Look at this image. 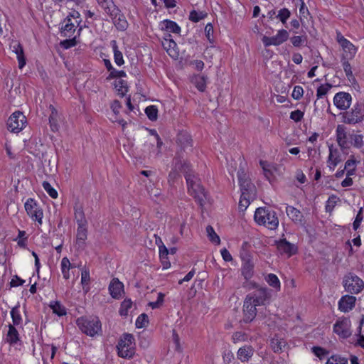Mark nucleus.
I'll use <instances>...</instances> for the list:
<instances>
[{"label":"nucleus","instance_id":"f257e3e1","mask_svg":"<svg viewBox=\"0 0 364 364\" xmlns=\"http://www.w3.org/2000/svg\"><path fill=\"white\" fill-rule=\"evenodd\" d=\"M237 177L241 191L239 208L244 211L250 205V201L255 198L257 193L256 187L243 171L237 172Z\"/></svg>","mask_w":364,"mask_h":364},{"label":"nucleus","instance_id":"f03ea898","mask_svg":"<svg viewBox=\"0 0 364 364\" xmlns=\"http://www.w3.org/2000/svg\"><path fill=\"white\" fill-rule=\"evenodd\" d=\"M254 218L258 225H264L270 230L276 229L279 225V220L275 212L265 208H257Z\"/></svg>","mask_w":364,"mask_h":364},{"label":"nucleus","instance_id":"7ed1b4c3","mask_svg":"<svg viewBox=\"0 0 364 364\" xmlns=\"http://www.w3.org/2000/svg\"><path fill=\"white\" fill-rule=\"evenodd\" d=\"M186 180L189 194L196 199L200 205H203L206 199V194L200 184V179L191 173L186 175Z\"/></svg>","mask_w":364,"mask_h":364},{"label":"nucleus","instance_id":"20e7f679","mask_svg":"<svg viewBox=\"0 0 364 364\" xmlns=\"http://www.w3.org/2000/svg\"><path fill=\"white\" fill-rule=\"evenodd\" d=\"M76 323L82 333L91 337L98 334L102 330L101 322L95 316L80 317L77 319Z\"/></svg>","mask_w":364,"mask_h":364},{"label":"nucleus","instance_id":"39448f33","mask_svg":"<svg viewBox=\"0 0 364 364\" xmlns=\"http://www.w3.org/2000/svg\"><path fill=\"white\" fill-rule=\"evenodd\" d=\"M118 355L121 358L130 359L135 354V342L132 334L124 333L117 346Z\"/></svg>","mask_w":364,"mask_h":364},{"label":"nucleus","instance_id":"423d86ee","mask_svg":"<svg viewBox=\"0 0 364 364\" xmlns=\"http://www.w3.org/2000/svg\"><path fill=\"white\" fill-rule=\"evenodd\" d=\"M342 122L347 124H355L364 120V103L357 102L350 110L341 113Z\"/></svg>","mask_w":364,"mask_h":364},{"label":"nucleus","instance_id":"0eeeda50","mask_svg":"<svg viewBox=\"0 0 364 364\" xmlns=\"http://www.w3.org/2000/svg\"><path fill=\"white\" fill-rule=\"evenodd\" d=\"M345 290L352 294H358L363 289L364 282L358 276L348 274L343 279Z\"/></svg>","mask_w":364,"mask_h":364},{"label":"nucleus","instance_id":"6e6552de","mask_svg":"<svg viewBox=\"0 0 364 364\" xmlns=\"http://www.w3.org/2000/svg\"><path fill=\"white\" fill-rule=\"evenodd\" d=\"M270 294L266 287L257 288L252 293L246 296L245 299L250 301L255 306L265 305L266 302L269 300Z\"/></svg>","mask_w":364,"mask_h":364},{"label":"nucleus","instance_id":"1a4fd4ad","mask_svg":"<svg viewBox=\"0 0 364 364\" xmlns=\"http://www.w3.org/2000/svg\"><path fill=\"white\" fill-rule=\"evenodd\" d=\"M26 122V117L21 112H14L8 119V129L12 132H18L25 127Z\"/></svg>","mask_w":364,"mask_h":364},{"label":"nucleus","instance_id":"9d476101","mask_svg":"<svg viewBox=\"0 0 364 364\" xmlns=\"http://www.w3.org/2000/svg\"><path fill=\"white\" fill-rule=\"evenodd\" d=\"M106 13L112 19L113 23L118 30L124 31L127 29V21L116 5L111 6V9L107 10Z\"/></svg>","mask_w":364,"mask_h":364},{"label":"nucleus","instance_id":"9b49d317","mask_svg":"<svg viewBox=\"0 0 364 364\" xmlns=\"http://www.w3.org/2000/svg\"><path fill=\"white\" fill-rule=\"evenodd\" d=\"M24 207L27 214L32 220L37 221L39 225H41L43 213L34 199L28 198L25 203Z\"/></svg>","mask_w":364,"mask_h":364},{"label":"nucleus","instance_id":"f8f14e48","mask_svg":"<svg viewBox=\"0 0 364 364\" xmlns=\"http://www.w3.org/2000/svg\"><path fill=\"white\" fill-rule=\"evenodd\" d=\"M334 105L340 110L346 111L352 103V96L346 92H339L333 97Z\"/></svg>","mask_w":364,"mask_h":364},{"label":"nucleus","instance_id":"ddd939ff","mask_svg":"<svg viewBox=\"0 0 364 364\" xmlns=\"http://www.w3.org/2000/svg\"><path fill=\"white\" fill-rule=\"evenodd\" d=\"M289 38V33L284 30L282 29L279 30L277 35L272 36V37H267V36H263L262 41L265 47L270 46H279L284 42H285Z\"/></svg>","mask_w":364,"mask_h":364},{"label":"nucleus","instance_id":"4468645a","mask_svg":"<svg viewBox=\"0 0 364 364\" xmlns=\"http://www.w3.org/2000/svg\"><path fill=\"white\" fill-rule=\"evenodd\" d=\"M172 167L184 173L185 176L192 172L191 164L184 159L183 155L177 152L173 160Z\"/></svg>","mask_w":364,"mask_h":364},{"label":"nucleus","instance_id":"2eb2a0df","mask_svg":"<svg viewBox=\"0 0 364 364\" xmlns=\"http://www.w3.org/2000/svg\"><path fill=\"white\" fill-rule=\"evenodd\" d=\"M333 332L343 338H348L351 335L350 321L346 318L337 321L333 325Z\"/></svg>","mask_w":364,"mask_h":364},{"label":"nucleus","instance_id":"dca6fc26","mask_svg":"<svg viewBox=\"0 0 364 364\" xmlns=\"http://www.w3.org/2000/svg\"><path fill=\"white\" fill-rule=\"evenodd\" d=\"M336 141L341 149H346L350 144V135L346 132V128L344 125L339 124L336 127Z\"/></svg>","mask_w":364,"mask_h":364},{"label":"nucleus","instance_id":"f3484780","mask_svg":"<svg viewBox=\"0 0 364 364\" xmlns=\"http://www.w3.org/2000/svg\"><path fill=\"white\" fill-rule=\"evenodd\" d=\"M257 307L250 301L245 299L243 305V318L242 322L248 323L252 322L257 315Z\"/></svg>","mask_w":364,"mask_h":364},{"label":"nucleus","instance_id":"a211bd4d","mask_svg":"<svg viewBox=\"0 0 364 364\" xmlns=\"http://www.w3.org/2000/svg\"><path fill=\"white\" fill-rule=\"evenodd\" d=\"M10 48L16 55L18 61V68H23L26 65V58L21 44L16 40H12L10 43Z\"/></svg>","mask_w":364,"mask_h":364},{"label":"nucleus","instance_id":"6ab92c4d","mask_svg":"<svg viewBox=\"0 0 364 364\" xmlns=\"http://www.w3.org/2000/svg\"><path fill=\"white\" fill-rule=\"evenodd\" d=\"M277 247L280 254H286L288 257L295 254L297 251L296 245L290 243L285 239L277 242Z\"/></svg>","mask_w":364,"mask_h":364},{"label":"nucleus","instance_id":"aec40b11","mask_svg":"<svg viewBox=\"0 0 364 364\" xmlns=\"http://www.w3.org/2000/svg\"><path fill=\"white\" fill-rule=\"evenodd\" d=\"M355 301L354 296L345 295L338 301V309L342 312H348L354 308Z\"/></svg>","mask_w":364,"mask_h":364},{"label":"nucleus","instance_id":"412c9836","mask_svg":"<svg viewBox=\"0 0 364 364\" xmlns=\"http://www.w3.org/2000/svg\"><path fill=\"white\" fill-rule=\"evenodd\" d=\"M255 353V349L250 345L240 347L237 352V358L242 363L249 362Z\"/></svg>","mask_w":364,"mask_h":364},{"label":"nucleus","instance_id":"4be33fe9","mask_svg":"<svg viewBox=\"0 0 364 364\" xmlns=\"http://www.w3.org/2000/svg\"><path fill=\"white\" fill-rule=\"evenodd\" d=\"M87 237V225H77L76 233L75 245L77 249L83 250L85 248V240Z\"/></svg>","mask_w":364,"mask_h":364},{"label":"nucleus","instance_id":"5701e85b","mask_svg":"<svg viewBox=\"0 0 364 364\" xmlns=\"http://www.w3.org/2000/svg\"><path fill=\"white\" fill-rule=\"evenodd\" d=\"M64 23H65L61 28V35L64 37H72L74 33L75 28L78 26L75 21H73L70 18H66L64 20Z\"/></svg>","mask_w":364,"mask_h":364},{"label":"nucleus","instance_id":"b1692460","mask_svg":"<svg viewBox=\"0 0 364 364\" xmlns=\"http://www.w3.org/2000/svg\"><path fill=\"white\" fill-rule=\"evenodd\" d=\"M109 291L113 298L118 299L123 291V284L118 279H113L109 286Z\"/></svg>","mask_w":364,"mask_h":364},{"label":"nucleus","instance_id":"393cba45","mask_svg":"<svg viewBox=\"0 0 364 364\" xmlns=\"http://www.w3.org/2000/svg\"><path fill=\"white\" fill-rule=\"evenodd\" d=\"M162 46L167 53L173 58L178 57L177 44L173 40L162 41Z\"/></svg>","mask_w":364,"mask_h":364},{"label":"nucleus","instance_id":"a878e982","mask_svg":"<svg viewBox=\"0 0 364 364\" xmlns=\"http://www.w3.org/2000/svg\"><path fill=\"white\" fill-rule=\"evenodd\" d=\"M341 46L343 50L341 58L353 59L355 57L357 48L351 42L348 41Z\"/></svg>","mask_w":364,"mask_h":364},{"label":"nucleus","instance_id":"bb28decb","mask_svg":"<svg viewBox=\"0 0 364 364\" xmlns=\"http://www.w3.org/2000/svg\"><path fill=\"white\" fill-rule=\"evenodd\" d=\"M161 29L166 32H171L173 33L179 34L181 32L180 26L175 22L171 20H164L161 22Z\"/></svg>","mask_w":364,"mask_h":364},{"label":"nucleus","instance_id":"cd10ccee","mask_svg":"<svg viewBox=\"0 0 364 364\" xmlns=\"http://www.w3.org/2000/svg\"><path fill=\"white\" fill-rule=\"evenodd\" d=\"M287 215L295 223H301L303 220L302 213L293 206H287L286 208Z\"/></svg>","mask_w":364,"mask_h":364},{"label":"nucleus","instance_id":"c85d7f7f","mask_svg":"<svg viewBox=\"0 0 364 364\" xmlns=\"http://www.w3.org/2000/svg\"><path fill=\"white\" fill-rule=\"evenodd\" d=\"M75 220H76L77 225H87V222L85 216L83 208L81 205H75Z\"/></svg>","mask_w":364,"mask_h":364},{"label":"nucleus","instance_id":"c756f323","mask_svg":"<svg viewBox=\"0 0 364 364\" xmlns=\"http://www.w3.org/2000/svg\"><path fill=\"white\" fill-rule=\"evenodd\" d=\"M207 77L203 75H194L191 82L195 85L196 87L200 92H203L206 88Z\"/></svg>","mask_w":364,"mask_h":364},{"label":"nucleus","instance_id":"7c9ffc66","mask_svg":"<svg viewBox=\"0 0 364 364\" xmlns=\"http://www.w3.org/2000/svg\"><path fill=\"white\" fill-rule=\"evenodd\" d=\"M177 141L183 149L192 146V139L187 133H179L177 136Z\"/></svg>","mask_w":364,"mask_h":364},{"label":"nucleus","instance_id":"2f4dec72","mask_svg":"<svg viewBox=\"0 0 364 364\" xmlns=\"http://www.w3.org/2000/svg\"><path fill=\"white\" fill-rule=\"evenodd\" d=\"M287 345V342L282 339L279 338L278 337H274L271 340V346L272 350L275 353H279L283 350V349L285 348Z\"/></svg>","mask_w":364,"mask_h":364},{"label":"nucleus","instance_id":"473e14b6","mask_svg":"<svg viewBox=\"0 0 364 364\" xmlns=\"http://www.w3.org/2000/svg\"><path fill=\"white\" fill-rule=\"evenodd\" d=\"M348 358L343 356L341 354H333L331 356H330L326 362V364H348Z\"/></svg>","mask_w":364,"mask_h":364},{"label":"nucleus","instance_id":"72a5a7b5","mask_svg":"<svg viewBox=\"0 0 364 364\" xmlns=\"http://www.w3.org/2000/svg\"><path fill=\"white\" fill-rule=\"evenodd\" d=\"M73 268V266L67 257H63L61 260V271L63 278L68 279L70 278L69 270Z\"/></svg>","mask_w":364,"mask_h":364},{"label":"nucleus","instance_id":"f704fd0d","mask_svg":"<svg viewBox=\"0 0 364 364\" xmlns=\"http://www.w3.org/2000/svg\"><path fill=\"white\" fill-rule=\"evenodd\" d=\"M253 268H254V264L250 259L246 261L243 264L242 268V273L246 279L252 277V276L253 274Z\"/></svg>","mask_w":364,"mask_h":364},{"label":"nucleus","instance_id":"c9c22d12","mask_svg":"<svg viewBox=\"0 0 364 364\" xmlns=\"http://www.w3.org/2000/svg\"><path fill=\"white\" fill-rule=\"evenodd\" d=\"M50 109L51 110V114L49 117V123L53 132H55L58 130V124H57V118H58V112L55 108L53 105H50Z\"/></svg>","mask_w":364,"mask_h":364},{"label":"nucleus","instance_id":"e433bc0d","mask_svg":"<svg viewBox=\"0 0 364 364\" xmlns=\"http://www.w3.org/2000/svg\"><path fill=\"white\" fill-rule=\"evenodd\" d=\"M7 340L11 344L16 343L18 341V333L14 325H11V324L9 325Z\"/></svg>","mask_w":364,"mask_h":364},{"label":"nucleus","instance_id":"4c0bfd02","mask_svg":"<svg viewBox=\"0 0 364 364\" xmlns=\"http://www.w3.org/2000/svg\"><path fill=\"white\" fill-rule=\"evenodd\" d=\"M159 255L164 268H168L171 266V263L167 260L168 250L164 245L159 246Z\"/></svg>","mask_w":364,"mask_h":364},{"label":"nucleus","instance_id":"58836bf2","mask_svg":"<svg viewBox=\"0 0 364 364\" xmlns=\"http://www.w3.org/2000/svg\"><path fill=\"white\" fill-rule=\"evenodd\" d=\"M50 307L53 310V312L59 316L66 314L65 308L59 301L51 302Z\"/></svg>","mask_w":364,"mask_h":364},{"label":"nucleus","instance_id":"ea45409f","mask_svg":"<svg viewBox=\"0 0 364 364\" xmlns=\"http://www.w3.org/2000/svg\"><path fill=\"white\" fill-rule=\"evenodd\" d=\"M19 305L14 306L12 308L11 311V316L13 321L14 326H18L22 322V318L19 311Z\"/></svg>","mask_w":364,"mask_h":364},{"label":"nucleus","instance_id":"a19ab883","mask_svg":"<svg viewBox=\"0 0 364 364\" xmlns=\"http://www.w3.org/2000/svg\"><path fill=\"white\" fill-rule=\"evenodd\" d=\"M349 60L350 59L341 58L342 65L346 77L349 80H351V79H354V75L352 72L351 65L348 62Z\"/></svg>","mask_w":364,"mask_h":364},{"label":"nucleus","instance_id":"79ce46f5","mask_svg":"<svg viewBox=\"0 0 364 364\" xmlns=\"http://www.w3.org/2000/svg\"><path fill=\"white\" fill-rule=\"evenodd\" d=\"M112 43L114 54V62L117 65L120 66L124 64L122 53L118 50L117 45L115 41H112Z\"/></svg>","mask_w":364,"mask_h":364},{"label":"nucleus","instance_id":"37998d69","mask_svg":"<svg viewBox=\"0 0 364 364\" xmlns=\"http://www.w3.org/2000/svg\"><path fill=\"white\" fill-rule=\"evenodd\" d=\"M266 282L269 286L275 288L277 290L280 289V282L277 275L274 274H269L266 277Z\"/></svg>","mask_w":364,"mask_h":364},{"label":"nucleus","instance_id":"c03bdc74","mask_svg":"<svg viewBox=\"0 0 364 364\" xmlns=\"http://www.w3.org/2000/svg\"><path fill=\"white\" fill-rule=\"evenodd\" d=\"M259 164L263 170L265 178L270 181V178L273 176V173L271 169L272 165L267 161L262 160L259 161Z\"/></svg>","mask_w":364,"mask_h":364},{"label":"nucleus","instance_id":"a18cd8bd","mask_svg":"<svg viewBox=\"0 0 364 364\" xmlns=\"http://www.w3.org/2000/svg\"><path fill=\"white\" fill-rule=\"evenodd\" d=\"M290 41L294 47H300L307 43V36H294L290 38Z\"/></svg>","mask_w":364,"mask_h":364},{"label":"nucleus","instance_id":"49530a36","mask_svg":"<svg viewBox=\"0 0 364 364\" xmlns=\"http://www.w3.org/2000/svg\"><path fill=\"white\" fill-rule=\"evenodd\" d=\"M145 113L151 121H156L158 117V109L154 105L148 106L145 109Z\"/></svg>","mask_w":364,"mask_h":364},{"label":"nucleus","instance_id":"de8ad7c7","mask_svg":"<svg viewBox=\"0 0 364 364\" xmlns=\"http://www.w3.org/2000/svg\"><path fill=\"white\" fill-rule=\"evenodd\" d=\"M207 16V13L193 10L190 12L189 19L193 22H198Z\"/></svg>","mask_w":364,"mask_h":364},{"label":"nucleus","instance_id":"09e8293b","mask_svg":"<svg viewBox=\"0 0 364 364\" xmlns=\"http://www.w3.org/2000/svg\"><path fill=\"white\" fill-rule=\"evenodd\" d=\"M206 232L209 240L215 244H219L220 242L219 236L216 234L212 226L208 225L206 228Z\"/></svg>","mask_w":364,"mask_h":364},{"label":"nucleus","instance_id":"8fccbe9b","mask_svg":"<svg viewBox=\"0 0 364 364\" xmlns=\"http://www.w3.org/2000/svg\"><path fill=\"white\" fill-rule=\"evenodd\" d=\"M291 12L288 9L283 8L280 9L277 15V18L279 19V21L285 24L287 23V19L290 17Z\"/></svg>","mask_w":364,"mask_h":364},{"label":"nucleus","instance_id":"3c124183","mask_svg":"<svg viewBox=\"0 0 364 364\" xmlns=\"http://www.w3.org/2000/svg\"><path fill=\"white\" fill-rule=\"evenodd\" d=\"M332 87V85L329 83H326L324 85H320L316 91V96L318 98H321L324 95H326L330 89Z\"/></svg>","mask_w":364,"mask_h":364},{"label":"nucleus","instance_id":"603ef678","mask_svg":"<svg viewBox=\"0 0 364 364\" xmlns=\"http://www.w3.org/2000/svg\"><path fill=\"white\" fill-rule=\"evenodd\" d=\"M314 354L318 357L320 360L323 359L326 355L328 354V351L323 348L319 346H314L311 348Z\"/></svg>","mask_w":364,"mask_h":364},{"label":"nucleus","instance_id":"864d4df0","mask_svg":"<svg viewBox=\"0 0 364 364\" xmlns=\"http://www.w3.org/2000/svg\"><path fill=\"white\" fill-rule=\"evenodd\" d=\"M44 190L48 193V194L53 198H56L58 197V192L55 189H54L52 186L48 181H43L42 184Z\"/></svg>","mask_w":364,"mask_h":364},{"label":"nucleus","instance_id":"5fc2aeb1","mask_svg":"<svg viewBox=\"0 0 364 364\" xmlns=\"http://www.w3.org/2000/svg\"><path fill=\"white\" fill-rule=\"evenodd\" d=\"M350 144H353L354 146L360 148L363 146V136L359 134H350Z\"/></svg>","mask_w":364,"mask_h":364},{"label":"nucleus","instance_id":"6e6d98bb","mask_svg":"<svg viewBox=\"0 0 364 364\" xmlns=\"http://www.w3.org/2000/svg\"><path fill=\"white\" fill-rule=\"evenodd\" d=\"M149 323L148 316L146 314H141L138 316L136 321V326L138 328L146 326Z\"/></svg>","mask_w":364,"mask_h":364},{"label":"nucleus","instance_id":"4d7b16f0","mask_svg":"<svg viewBox=\"0 0 364 364\" xmlns=\"http://www.w3.org/2000/svg\"><path fill=\"white\" fill-rule=\"evenodd\" d=\"M232 339L234 343H237L247 340V335L242 331L235 332L232 336Z\"/></svg>","mask_w":364,"mask_h":364},{"label":"nucleus","instance_id":"13d9d810","mask_svg":"<svg viewBox=\"0 0 364 364\" xmlns=\"http://www.w3.org/2000/svg\"><path fill=\"white\" fill-rule=\"evenodd\" d=\"M132 302L130 299H125L121 304L119 313L122 316L127 315L128 310L132 307Z\"/></svg>","mask_w":364,"mask_h":364},{"label":"nucleus","instance_id":"bf43d9fd","mask_svg":"<svg viewBox=\"0 0 364 364\" xmlns=\"http://www.w3.org/2000/svg\"><path fill=\"white\" fill-rule=\"evenodd\" d=\"M338 200V198L336 196H335V195L331 196L327 200L326 209L328 211H331L333 209V208L335 207Z\"/></svg>","mask_w":364,"mask_h":364},{"label":"nucleus","instance_id":"052dcab7","mask_svg":"<svg viewBox=\"0 0 364 364\" xmlns=\"http://www.w3.org/2000/svg\"><path fill=\"white\" fill-rule=\"evenodd\" d=\"M355 161L353 159H348L345 164V169L347 170V175L350 176L353 174L355 171Z\"/></svg>","mask_w":364,"mask_h":364},{"label":"nucleus","instance_id":"680f3d73","mask_svg":"<svg viewBox=\"0 0 364 364\" xmlns=\"http://www.w3.org/2000/svg\"><path fill=\"white\" fill-rule=\"evenodd\" d=\"M304 95V89L302 87L299 85H296L294 87V90L291 93V97L294 100H299Z\"/></svg>","mask_w":364,"mask_h":364},{"label":"nucleus","instance_id":"e2e57ef3","mask_svg":"<svg viewBox=\"0 0 364 364\" xmlns=\"http://www.w3.org/2000/svg\"><path fill=\"white\" fill-rule=\"evenodd\" d=\"M340 160L338 157H334L332 153L331 149H330V154L328 156V166L331 169H334L337 164L339 163Z\"/></svg>","mask_w":364,"mask_h":364},{"label":"nucleus","instance_id":"0e129e2a","mask_svg":"<svg viewBox=\"0 0 364 364\" xmlns=\"http://www.w3.org/2000/svg\"><path fill=\"white\" fill-rule=\"evenodd\" d=\"M363 218V208H361L358 212L355 219L353 223V228L355 230H356L360 227Z\"/></svg>","mask_w":364,"mask_h":364},{"label":"nucleus","instance_id":"69168bd1","mask_svg":"<svg viewBox=\"0 0 364 364\" xmlns=\"http://www.w3.org/2000/svg\"><path fill=\"white\" fill-rule=\"evenodd\" d=\"M98 4L104 9L105 12L107 10L111 9V6H114L112 0H96Z\"/></svg>","mask_w":364,"mask_h":364},{"label":"nucleus","instance_id":"338daca9","mask_svg":"<svg viewBox=\"0 0 364 364\" xmlns=\"http://www.w3.org/2000/svg\"><path fill=\"white\" fill-rule=\"evenodd\" d=\"M304 117V112L301 110H295L291 112L290 119L296 122H300Z\"/></svg>","mask_w":364,"mask_h":364},{"label":"nucleus","instance_id":"774afa93","mask_svg":"<svg viewBox=\"0 0 364 364\" xmlns=\"http://www.w3.org/2000/svg\"><path fill=\"white\" fill-rule=\"evenodd\" d=\"M77 43V41H76V37L74 36L73 38H70V39H66V40H64L63 41H62L60 43L61 46L64 48H70L73 46H75Z\"/></svg>","mask_w":364,"mask_h":364}]
</instances>
